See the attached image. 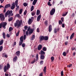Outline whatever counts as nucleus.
<instances>
[{
	"mask_svg": "<svg viewBox=\"0 0 76 76\" xmlns=\"http://www.w3.org/2000/svg\"><path fill=\"white\" fill-rule=\"evenodd\" d=\"M36 3H37V2L34 1H33L32 4L33 5H35V4H36Z\"/></svg>",
	"mask_w": 76,
	"mask_h": 76,
	"instance_id": "52",
	"label": "nucleus"
},
{
	"mask_svg": "<svg viewBox=\"0 0 76 76\" xmlns=\"http://www.w3.org/2000/svg\"><path fill=\"white\" fill-rule=\"evenodd\" d=\"M36 60H38V53H37L36 54Z\"/></svg>",
	"mask_w": 76,
	"mask_h": 76,
	"instance_id": "39",
	"label": "nucleus"
},
{
	"mask_svg": "<svg viewBox=\"0 0 76 76\" xmlns=\"http://www.w3.org/2000/svg\"><path fill=\"white\" fill-rule=\"evenodd\" d=\"M15 7V2H13L12 4V6L11 7V9L12 10H13Z\"/></svg>",
	"mask_w": 76,
	"mask_h": 76,
	"instance_id": "8",
	"label": "nucleus"
},
{
	"mask_svg": "<svg viewBox=\"0 0 76 76\" xmlns=\"http://www.w3.org/2000/svg\"><path fill=\"white\" fill-rule=\"evenodd\" d=\"M64 74H63V71H62L61 72V75L62 76H63Z\"/></svg>",
	"mask_w": 76,
	"mask_h": 76,
	"instance_id": "53",
	"label": "nucleus"
},
{
	"mask_svg": "<svg viewBox=\"0 0 76 76\" xmlns=\"http://www.w3.org/2000/svg\"><path fill=\"white\" fill-rule=\"evenodd\" d=\"M40 41H43V40H44V36H41L40 37Z\"/></svg>",
	"mask_w": 76,
	"mask_h": 76,
	"instance_id": "11",
	"label": "nucleus"
},
{
	"mask_svg": "<svg viewBox=\"0 0 76 76\" xmlns=\"http://www.w3.org/2000/svg\"><path fill=\"white\" fill-rule=\"evenodd\" d=\"M20 41L19 42V45L20 46L22 44V43H23V36H21L20 38Z\"/></svg>",
	"mask_w": 76,
	"mask_h": 76,
	"instance_id": "6",
	"label": "nucleus"
},
{
	"mask_svg": "<svg viewBox=\"0 0 76 76\" xmlns=\"http://www.w3.org/2000/svg\"><path fill=\"white\" fill-rule=\"evenodd\" d=\"M62 54L64 56H66V52H64Z\"/></svg>",
	"mask_w": 76,
	"mask_h": 76,
	"instance_id": "42",
	"label": "nucleus"
},
{
	"mask_svg": "<svg viewBox=\"0 0 76 76\" xmlns=\"http://www.w3.org/2000/svg\"><path fill=\"white\" fill-rule=\"evenodd\" d=\"M65 45H67V44H68V42L66 41L64 43Z\"/></svg>",
	"mask_w": 76,
	"mask_h": 76,
	"instance_id": "56",
	"label": "nucleus"
},
{
	"mask_svg": "<svg viewBox=\"0 0 76 76\" xmlns=\"http://www.w3.org/2000/svg\"><path fill=\"white\" fill-rule=\"evenodd\" d=\"M62 28H64V23L62 25Z\"/></svg>",
	"mask_w": 76,
	"mask_h": 76,
	"instance_id": "64",
	"label": "nucleus"
},
{
	"mask_svg": "<svg viewBox=\"0 0 76 76\" xmlns=\"http://www.w3.org/2000/svg\"><path fill=\"white\" fill-rule=\"evenodd\" d=\"M26 35H24L23 36V39L24 40L26 39Z\"/></svg>",
	"mask_w": 76,
	"mask_h": 76,
	"instance_id": "51",
	"label": "nucleus"
},
{
	"mask_svg": "<svg viewBox=\"0 0 76 76\" xmlns=\"http://www.w3.org/2000/svg\"><path fill=\"white\" fill-rule=\"evenodd\" d=\"M32 20H31V19L29 18L28 19V23L29 25H30V24H31L32 23Z\"/></svg>",
	"mask_w": 76,
	"mask_h": 76,
	"instance_id": "19",
	"label": "nucleus"
},
{
	"mask_svg": "<svg viewBox=\"0 0 76 76\" xmlns=\"http://www.w3.org/2000/svg\"><path fill=\"white\" fill-rule=\"evenodd\" d=\"M37 32H38V33H39V28H38L37 29Z\"/></svg>",
	"mask_w": 76,
	"mask_h": 76,
	"instance_id": "57",
	"label": "nucleus"
},
{
	"mask_svg": "<svg viewBox=\"0 0 76 76\" xmlns=\"http://www.w3.org/2000/svg\"><path fill=\"white\" fill-rule=\"evenodd\" d=\"M3 41H4L3 39H2L0 41V45H1L3 44Z\"/></svg>",
	"mask_w": 76,
	"mask_h": 76,
	"instance_id": "27",
	"label": "nucleus"
},
{
	"mask_svg": "<svg viewBox=\"0 0 76 76\" xmlns=\"http://www.w3.org/2000/svg\"><path fill=\"white\" fill-rule=\"evenodd\" d=\"M1 24L4 29H6V26L7 25V23L6 22H2L1 23Z\"/></svg>",
	"mask_w": 76,
	"mask_h": 76,
	"instance_id": "7",
	"label": "nucleus"
},
{
	"mask_svg": "<svg viewBox=\"0 0 76 76\" xmlns=\"http://www.w3.org/2000/svg\"><path fill=\"white\" fill-rule=\"evenodd\" d=\"M22 47H25V43H23L22 45Z\"/></svg>",
	"mask_w": 76,
	"mask_h": 76,
	"instance_id": "49",
	"label": "nucleus"
},
{
	"mask_svg": "<svg viewBox=\"0 0 76 76\" xmlns=\"http://www.w3.org/2000/svg\"><path fill=\"white\" fill-rule=\"evenodd\" d=\"M6 8H5L4 7V13H5V12H6Z\"/></svg>",
	"mask_w": 76,
	"mask_h": 76,
	"instance_id": "54",
	"label": "nucleus"
},
{
	"mask_svg": "<svg viewBox=\"0 0 76 76\" xmlns=\"http://www.w3.org/2000/svg\"><path fill=\"white\" fill-rule=\"evenodd\" d=\"M15 4H18V0H16L15 1Z\"/></svg>",
	"mask_w": 76,
	"mask_h": 76,
	"instance_id": "44",
	"label": "nucleus"
},
{
	"mask_svg": "<svg viewBox=\"0 0 76 76\" xmlns=\"http://www.w3.org/2000/svg\"><path fill=\"white\" fill-rule=\"evenodd\" d=\"M3 35V37L4 39H5L6 38V34H5V33H3L2 34Z\"/></svg>",
	"mask_w": 76,
	"mask_h": 76,
	"instance_id": "28",
	"label": "nucleus"
},
{
	"mask_svg": "<svg viewBox=\"0 0 76 76\" xmlns=\"http://www.w3.org/2000/svg\"><path fill=\"white\" fill-rule=\"evenodd\" d=\"M41 15H39L37 17V22H39L40 20V19H41Z\"/></svg>",
	"mask_w": 76,
	"mask_h": 76,
	"instance_id": "13",
	"label": "nucleus"
},
{
	"mask_svg": "<svg viewBox=\"0 0 76 76\" xmlns=\"http://www.w3.org/2000/svg\"><path fill=\"white\" fill-rule=\"evenodd\" d=\"M39 13H40V11L39 10H37V15H39Z\"/></svg>",
	"mask_w": 76,
	"mask_h": 76,
	"instance_id": "26",
	"label": "nucleus"
},
{
	"mask_svg": "<svg viewBox=\"0 0 76 76\" xmlns=\"http://www.w3.org/2000/svg\"><path fill=\"white\" fill-rule=\"evenodd\" d=\"M42 74H43L42 72L40 73L39 75V76H43Z\"/></svg>",
	"mask_w": 76,
	"mask_h": 76,
	"instance_id": "62",
	"label": "nucleus"
},
{
	"mask_svg": "<svg viewBox=\"0 0 76 76\" xmlns=\"http://www.w3.org/2000/svg\"><path fill=\"white\" fill-rule=\"evenodd\" d=\"M52 30H53V28H52V26H51V25H50L49 26V28H48L49 32H51Z\"/></svg>",
	"mask_w": 76,
	"mask_h": 76,
	"instance_id": "9",
	"label": "nucleus"
},
{
	"mask_svg": "<svg viewBox=\"0 0 76 76\" xmlns=\"http://www.w3.org/2000/svg\"><path fill=\"white\" fill-rule=\"evenodd\" d=\"M15 54L18 57L20 56V51H17L16 52Z\"/></svg>",
	"mask_w": 76,
	"mask_h": 76,
	"instance_id": "20",
	"label": "nucleus"
},
{
	"mask_svg": "<svg viewBox=\"0 0 76 76\" xmlns=\"http://www.w3.org/2000/svg\"><path fill=\"white\" fill-rule=\"evenodd\" d=\"M13 28L12 27H10L9 28V32H11L13 30Z\"/></svg>",
	"mask_w": 76,
	"mask_h": 76,
	"instance_id": "32",
	"label": "nucleus"
},
{
	"mask_svg": "<svg viewBox=\"0 0 76 76\" xmlns=\"http://www.w3.org/2000/svg\"><path fill=\"white\" fill-rule=\"evenodd\" d=\"M11 6V5H10V4H6L4 7L5 8H6V9L7 8H8L9 7H10Z\"/></svg>",
	"mask_w": 76,
	"mask_h": 76,
	"instance_id": "14",
	"label": "nucleus"
},
{
	"mask_svg": "<svg viewBox=\"0 0 76 76\" xmlns=\"http://www.w3.org/2000/svg\"><path fill=\"white\" fill-rule=\"evenodd\" d=\"M46 66H45L44 67V69H43V72L45 73V75L46 74Z\"/></svg>",
	"mask_w": 76,
	"mask_h": 76,
	"instance_id": "23",
	"label": "nucleus"
},
{
	"mask_svg": "<svg viewBox=\"0 0 76 76\" xmlns=\"http://www.w3.org/2000/svg\"><path fill=\"white\" fill-rule=\"evenodd\" d=\"M3 46H1L0 47V51H2L3 50Z\"/></svg>",
	"mask_w": 76,
	"mask_h": 76,
	"instance_id": "36",
	"label": "nucleus"
},
{
	"mask_svg": "<svg viewBox=\"0 0 76 76\" xmlns=\"http://www.w3.org/2000/svg\"><path fill=\"white\" fill-rule=\"evenodd\" d=\"M51 59L52 61L51 62H52V61H54V57L52 56V57H51Z\"/></svg>",
	"mask_w": 76,
	"mask_h": 76,
	"instance_id": "37",
	"label": "nucleus"
},
{
	"mask_svg": "<svg viewBox=\"0 0 76 76\" xmlns=\"http://www.w3.org/2000/svg\"><path fill=\"white\" fill-rule=\"evenodd\" d=\"M40 58L41 60H44L45 58V56L43 55H40Z\"/></svg>",
	"mask_w": 76,
	"mask_h": 76,
	"instance_id": "15",
	"label": "nucleus"
},
{
	"mask_svg": "<svg viewBox=\"0 0 76 76\" xmlns=\"http://www.w3.org/2000/svg\"><path fill=\"white\" fill-rule=\"evenodd\" d=\"M72 64H70L69 65L67 66V67H72Z\"/></svg>",
	"mask_w": 76,
	"mask_h": 76,
	"instance_id": "48",
	"label": "nucleus"
},
{
	"mask_svg": "<svg viewBox=\"0 0 76 76\" xmlns=\"http://www.w3.org/2000/svg\"><path fill=\"white\" fill-rule=\"evenodd\" d=\"M0 1H1V3H3V1H4V0H0Z\"/></svg>",
	"mask_w": 76,
	"mask_h": 76,
	"instance_id": "63",
	"label": "nucleus"
},
{
	"mask_svg": "<svg viewBox=\"0 0 76 76\" xmlns=\"http://www.w3.org/2000/svg\"><path fill=\"white\" fill-rule=\"evenodd\" d=\"M33 32H34V30L32 29H30V30L29 32V35H31V34H32V33H33Z\"/></svg>",
	"mask_w": 76,
	"mask_h": 76,
	"instance_id": "17",
	"label": "nucleus"
},
{
	"mask_svg": "<svg viewBox=\"0 0 76 76\" xmlns=\"http://www.w3.org/2000/svg\"><path fill=\"white\" fill-rule=\"evenodd\" d=\"M18 60V57L15 56L13 59V62H16Z\"/></svg>",
	"mask_w": 76,
	"mask_h": 76,
	"instance_id": "12",
	"label": "nucleus"
},
{
	"mask_svg": "<svg viewBox=\"0 0 76 76\" xmlns=\"http://www.w3.org/2000/svg\"><path fill=\"white\" fill-rule=\"evenodd\" d=\"M42 45H39L38 47V50H41V49L42 48Z\"/></svg>",
	"mask_w": 76,
	"mask_h": 76,
	"instance_id": "18",
	"label": "nucleus"
},
{
	"mask_svg": "<svg viewBox=\"0 0 76 76\" xmlns=\"http://www.w3.org/2000/svg\"><path fill=\"white\" fill-rule=\"evenodd\" d=\"M13 11L12 10H8L7 11L6 13L5 14V18H7V17L8 16V18H10V16H13Z\"/></svg>",
	"mask_w": 76,
	"mask_h": 76,
	"instance_id": "1",
	"label": "nucleus"
},
{
	"mask_svg": "<svg viewBox=\"0 0 76 76\" xmlns=\"http://www.w3.org/2000/svg\"><path fill=\"white\" fill-rule=\"evenodd\" d=\"M48 39V36H45L44 37V40H45V41H47Z\"/></svg>",
	"mask_w": 76,
	"mask_h": 76,
	"instance_id": "25",
	"label": "nucleus"
},
{
	"mask_svg": "<svg viewBox=\"0 0 76 76\" xmlns=\"http://www.w3.org/2000/svg\"><path fill=\"white\" fill-rule=\"evenodd\" d=\"M65 14H64L63 13L62 14V16L64 17V16H66V15H67V13H68V12H65Z\"/></svg>",
	"mask_w": 76,
	"mask_h": 76,
	"instance_id": "24",
	"label": "nucleus"
},
{
	"mask_svg": "<svg viewBox=\"0 0 76 76\" xmlns=\"http://www.w3.org/2000/svg\"><path fill=\"white\" fill-rule=\"evenodd\" d=\"M35 59H34L33 61H32L31 63V64H34V63H35Z\"/></svg>",
	"mask_w": 76,
	"mask_h": 76,
	"instance_id": "47",
	"label": "nucleus"
},
{
	"mask_svg": "<svg viewBox=\"0 0 76 76\" xmlns=\"http://www.w3.org/2000/svg\"><path fill=\"white\" fill-rule=\"evenodd\" d=\"M19 31H18V32L16 34V37H18L19 36Z\"/></svg>",
	"mask_w": 76,
	"mask_h": 76,
	"instance_id": "43",
	"label": "nucleus"
},
{
	"mask_svg": "<svg viewBox=\"0 0 76 76\" xmlns=\"http://www.w3.org/2000/svg\"><path fill=\"white\" fill-rule=\"evenodd\" d=\"M6 54L5 53H4L2 54V57H3L4 58Z\"/></svg>",
	"mask_w": 76,
	"mask_h": 76,
	"instance_id": "45",
	"label": "nucleus"
},
{
	"mask_svg": "<svg viewBox=\"0 0 76 76\" xmlns=\"http://www.w3.org/2000/svg\"><path fill=\"white\" fill-rule=\"evenodd\" d=\"M59 25H61L62 24V22H61V20H59Z\"/></svg>",
	"mask_w": 76,
	"mask_h": 76,
	"instance_id": "46",
	"label": "nucleus"
},
{
	"mask_svg": "<svg viewBox=\"0 0 76 76\" xmlns=\"http://www.w3.org/2000/svg\"><path fill=\"white\" fill-rule=\"evenodd\" d=\"M43 63H44V61H41L40 62V64L41 65H42L43 64Z\"/></svg>",
	"mask_w": 76,
	"mask_h": 76,
	"instance_id": "35",
	"label": "nucleus"
},
{
	"mask_svg": "<svg viewBox=\"0 0 76 76\" xmlns=\"http://www.w3.org/2000/svg\"><path fill=\"white\" fill-rule=\"evenodd\" d=\"M7 37L8 38H10V35L9 34H7Z\"/></svg>",
	"mask_w": 76,
	"mask_h": 76,
	"instance_id": "58",
	"label": "nucleus"
},
{
	"mask_svg": "<svg viewBox=\"0 0 76 76\" xmlns=\"http://www.w3.org/2000/svg\"><path fill=\"white\" fill-rule=\"evenodd\" d=\"M10 64H7V66L5 65L3 68L4 72H7V70H8L9 68H10Z\"/></svg>",
	"mask_w": 76,
	"mask_h": 76,
	"instance_id": "3",
	"label": "nucleus"
},
{
	"mask_svg": "<svg viewBox=\"0 0 76 76\" xmlns=\"http://www.w3.org/2000/svg\"><path fill=\"white\" fill-rule=\"evenodd\" d=\"M48 6H52V4H50V2H48Z\"/></svg>",
	"mask_w": 76,
	"mask_h": 76,
	"instance_id": "40",
	"label": "nucleus"
},
{
	"mask_svg": "<svg viewBox=\"0 0 76 76\" xmlns=\"http://www.w3.org/2000/svg\"><path fill=\"white\" fill-rule=\"evenodd\" d=\"M60 30V28H58L57 29L56 28H55L54 29V33L56 34L57 32H58V31Z\"/></svg>",
	"mask_w": 76,
	"mask_h": 76,
	"instance_id": "10",
	"label": "nucleus"
},
{
	"mask_svg": "<svg viewBox=\"0 0 76 76\" xmlns=\"http://www.w3.org/2000/svg\"><path fill=\"white\" fill-rule=\"evenodd\" d=\"M47 48L46 47H44L42 48V50L44 51H47Z\"/></svg>",
	"mask_w": 76,
	"mask_h": 76,
	"instance_id": "29",
	"label": "nucleus"
},
{
	"mask_svg": "<svg viewBox=\"0 0 76 76\" xmlns=\"http://www.w3.org/2000/svg\"><path fill=\"white\" fill-rule=\"evenodd\" d=\"M0 19L1 21H3L4 20L5 18H4V15L2 14H0Z\"/></svg>",
	"mask_w": 76,
	"mask_h": 76,
	"instance_id": "4",
	"label": "nucleus"
},
{
	"mask_svg": "<svg viewBox=\"0 0 76 76\" xmlns=\"http://www.w3.org/2000/svg\"><path fill=\"white\" fill-rule=\"evenodd\" d=\"M27 12V10H25V12H24V15H26V13Z\"/></svg>",
	"mask_w": 76,
	"mask_h": 76,
	"instance_id": "50",
	"label": "nucleus"
},
{
	"mask_svg": "<svg viewBox=\"0 0 76 76\" xmlns=\"http://www.w3.org/2000/svg\"><path fill=\"white\" fill-rule=\"evenodd\" d=\"M75 36V33H73L70 37V39H72Z\"/></svg>",
	"mask_w": 76,
	"mask_h": 76,
	"instance_id": "16",
	"label": "nucleus"
},
{
	"mask_svg": "<svg viewBox=\"0 0 76 76\" xmlns=\"http://www.w3.org/2000/svg\"><path fill=\"white\" fill-rule=\"evenodd\" d=\"M35 35H33L32 37H31V41H33L34 39H35Z\"/></svg>",
	"mask_w": 76,
	"mask_h": 76,
	"instance_id": "22",
	"label": "nucleus"
},
{
	"mask_svg": "<svg viewBox=\"0 0 76 76\" xmlns=\"http://www.w3.org/2000/svg\"><path fill=\"white\" fill-rule=\"evenodd\" d=\"M23 22L22 20L19 21V20H17L16 22L14 23V26L15 27L17 26L18 28L20 27L21 25V23H22Z\"/></svg>",
	"mask_w": 76,
	"mask_h": 76,
	"instance_id": "2",
	"label": "nucleus"
},
{
	"mask_svg": "<svg viewBox=\"0 0 76 76\" xmlns=\"http://www.w3.org/2000/svg\"><path fill=\"white\" fill-rule=\"evenodd\" d=\"M36 13V12L35 11H33L31 13V15L34 16L35 15Z\"/></svg>",
	"mask_w": 76,
	"mask_h": 76,
	"instance_id": "30",
	"label": "nucleus"
},
{
	"mask_svg": "<svg viewBox=\"0 0 76 76\" xmlns=\"http://www.w3.org/2000/svg\"><path fill=\"white\" fill-rule=\"evenodd\" d=\"M31 28L30 27H29L28 28L27 31H29L31 30Z\"/></svg>",
	"mask_w": 76,
	"mask_h": 76,
	"instance_id": "59",
	"label": "nucleus"
},
{
	"mask_svg": "<svg viewBox=\"0 0 76 76\" xmlns=\"http://www.w3.org/2000/svg\"><path fill=\"white\" fill-rule=\"evenodd\" d=\"M61 20L62 21V22H63V20H64V18L62 17V18H61Z\"/></svg>",
	"mask_w": 76,
	"mask_h": 76,
	"instance_id": "61",
	"label": "nucleus"
},
{
	"mask_svg": "<svg viewBox=\"0 0 76 76\" xmlns=\"http://www.w3.org/2000/svg\"><path fill=\"white\" fill-rule=\"evenodd\" d=\"M22 12H23V9H21L19 11V14L20 15H21L22 14Z\"/></svg>",
	"mask_w": 76,
	"mask_h": 76,
	"instance_id": "33",
	"label": "nucleus"
},
{
	"mask_svg": "<svg viewBox=\"0 0 76 76\" xmlns=\"http://www.w3.org/2000/svg\"><path fill=\"white\" fill-rule=\"evenodd\" d=\"M56 12V9L54 8H53L52 9L50 12V15L51 16L53 15L54 13H55V12Z\"/></svg>",
	"mask_w": 76,
	"mask_h": 76,
	"instance_id": "5",
	"label": "nucleus"
},
{
	"mask_svg": "<svg viewBox=\"0 0 76 76\" xmlns=\"http://www.w3.org/2000/svg\"><path fill=\"white\" fill-rule=\"evenodd\" d=\"M39 54H40V55H44L45 54V52H44V51H42V50H41L40 52V53H39Z\"/></svg>",
	"mask_w": 76,
	"mask_h": 76,
	"instance_id": "21",
	"label": "nucleus"
},
{
	"mask_svg": "<svg viewBox=\"0 0 76 76\" xmlns=\"http://www.w3.org/2000/svg\"><path fill=\"white\" fill-rule=\"evenodd\" d=\"M44 24L46 26H47L48 25V21L47 20H46L45 21Z\"/></svg>",
	"mask_w": 76,
	"mask_h": 76,
	"instance_id": "31",
	"label": "nucleus"
},
{
	"mask_svg": "<svg viewBox=\"0 0 76 76\" xmlns=\"http://www.w3.org/2000/svg\"><path fill=\"white\" fill-rule=\"evenodd\" d=\"M23 5L24 6L26 7L28 5V4H27V3H26L25 2L23 4Z\"/></svg>",
	"mask_w": 76,
	"mask_h": 76,
	"instance_id": "41",
	"label": "nucleus"
},
{
	"mask_svg": "<svg viewBox=\"0 0 76 76\" xmlns=\"http://www.w3.org/2000/svg\"><path fill=\"white\" fill-rule=\"evenodd\" d=\"M28 26H24V29L25 30H26L28 29Z\"/></svg>",
	"mask_w": 76,
	"mask_h": 76,
	"instance_id": "55",
	"label": "nucleus"
},
{
	"mask_svg": "<svg viewBox=\"0 0 76 76\" xmlns=\"http://www.w3.org/2000/svg\"><path fill=\"white\" fill-rule=\"evenodd\" d=\"M12 20H13V17H11L10 18H9L8 20L10 22L12 21Z\"/></svg>",
	"mask_w": 76,
	"mask_h": 76,
	"instance_id": "38",
	"label": "nucleus"
},
{
	"mask_svg": "<svg viewBox=\"0 0 76 76\" xmlns=\"http://www.w3.org/2000/svg\"><path fill=\"white\" fill-rule=\"evenodd\" d=\"M34 9V6H32L31 7V12H32Z\"/></svg>",
	"mask_w": 76,
	"mask_h": 76,
	"instance_id": "34",
	"label": "nucleus"
},
{
	"mask_svg": "<svg viewBox=\"0 0 76 76\" xmlns=\"http://www.w3.org/2000/svg\"><path fill=\"white\" fill-rule=\"evenodd\" d=\"M26 34L27 36H28V31H27L26 32Z\"/></svg>",
	"mask_w": 76,
	"mask_h": 76,
	"instance_id": "60",
	"label": "nucleus"
}]
</instances>
